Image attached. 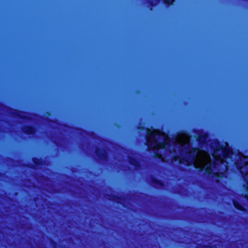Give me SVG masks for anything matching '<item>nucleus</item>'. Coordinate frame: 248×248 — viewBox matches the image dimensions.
Here are the masks:
<instances>
[{
	"label": "nucleus",
	"instance_id": "obj_1",
	"mask_svg": "<svg viewBox=\"0 0 248 248\" xmlns=\"http://www.w3.org/2000/svg\"><path fill=\"white\" fill-rule=\"evenodd\" d=\"M147 143L156 156L163 162L178 161L185 165H193L196 168L204 169L209 174H216L212 168L210 155L205 151L190 149L189 137L180 134L169 140L164 133L147 129Z\"/></svg>",
	"mask_w": 248,
	"mask_h": 248
},
{
	"label": "nucleus",
	"instance_id": "obj_2",
	"mask_svg": "<svg viewBox=\"0 0 248 248\" xmlns=\"http://www.w3.org/2000/svg\"><path fill=\"white\" fill-rule=\"evenodd\" d=\"M220 151L218 149V162L220 161L221 163H224L226 162L227 158L232 157V151L228 147L227 143L225 144V147L221 150V152L223 153V157L222 158L221 156L219 155V152Z\"/></svg>",
	"mask_w": 248,
	"mask_h": 248
},
{
	"label": "nucleus",
	"instance_id": "obj_3",
	"mask_svg": "<svg viewBox=\"0 0 248 248\" xmlns=\"http://www.w3.org/2000/svg\"><path fill=\"white\" fill-rule=\"evenodd\" d=\"M158 1L159 0H148V2L153 5L156 4Z\"/></svg>",
	"mask_w": 248,
	"mask_h": 248
},
{
	"label": "nucleus",
	"instance_id": "obj_4",
	"mask_svg": "<svg viewBox=\"0 0 248 248\" xmlns=\"http://www.w3.org/2000/svg\"><path fill=\"white\" fill-rule=\"evenodd\" d=\"M26 132L27 133H28V134H31V133H33L34 129L32 128H31V127H29L28 128V130L26 131Z\"/></svg>",
	"mask_w": 248,
	"mask_h": 248
},
{
	"label": "nucleus",
	"instance_id": "obj_5",
	"mask_svg": "<svg viewBox=\"0 0 248 248\" xmlns=\"http://www.w3.org/2000/svg\"><path fill=\"white\" fill-rule=\"evenodd\" d=\"M165 2L168 4L170 5L172 4L173 2L174 1V0H164Z\"/></svg>",
	"mask_w": 248,
	"mask_h": 248
},
{
	"label": "nucleus",
	"instance_id": "obj_6",
	"mask_svg": "<svg viewBox=\"0 0 248 248\" xmlns=\"http://www.w3.org/2000/svg\"><path fill=\"white\" fill-rule=\"evenodd\" d=\"M234 205L235 206V207L237 208L238 209H240L241 210V207L239 205H238L237 204H236L235 203H234Z\"/></svg>",
	"mask_w": 248,
	"mask_h": 248
}]
</instances>
